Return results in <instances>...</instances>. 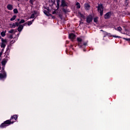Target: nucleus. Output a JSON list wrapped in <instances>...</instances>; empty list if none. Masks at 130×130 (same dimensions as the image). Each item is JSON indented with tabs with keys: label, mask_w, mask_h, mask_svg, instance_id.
I'll return each instance as SVG.
<instances>
[{
	"label": "nucleus",
	"mask_w": 130,
	"mask_h": 130,
	"mask_svg": "<svg viewBox=\"0 0 130 130\" xmlns=\"http://www.w3.org/2000/svg\"><path fill=\"white\" fill-rule=\"evenodd\" d=\"M59 1V0H58V1H57V6H59V3H58Z\"/></svg>",
	"instance_id": "nucleus-33"
},
{
	"label": "nucleus",
	"mask_w": 130,
	"mask_h": 130,
	"mask_svg": "<svg viewBox=\"0 0 130 130\" xmlns=\"http://www.w3.org/2000/svg\"><path fill=\"white\" fill-rule=\"evenodd\" d=\"M35 14H36V12H35L34 13L32 14L31 16H30V19H34L35 17Z\"/></svg>",
	"instance_id": "nucleus-19"
},
{
	"label": "nucleus",
	"mask_w": 130,
	"mask_h": 130,
	"mask_svg": "<svg viewBox=\"0 0 130 130\" xmlns=\"http://www.w3.org/2000/svg\"><path fill=\"white\" fill-rule=\"evenodd\" d=\"M15 26H16L17 27H18V26H20V25L19 24H20L19 23H18V22H15Z\"/></svg>",
	"instance_id": "nucleus-28"
},
{
	"label": "nucleus",
	"mask_w": 130,
	"mask_h": 130,
	"mask_svg": "<svg viewBox=\"0 0 130 130\" xmlns=\"http://www.w3.org/2000/svg\"><path fill=\"white\" fill-rule=\"evenodd\" d=\"M115 30H117V31H118L119 32H120L121 33V31H122V28L121 27L119 26L117 28H115Z\"/></svg>",
	"instance_id": "nucleus-14"
},
{
	"label": "nucleus",
	"mask_w": 130,
	"mask_h": 130,
	"mask_svg": "<svg viewBox=\"0 0 130 130\" xmlns=\"http://www.w3.org/2000/svg\"><path fill=\"white\" fill-rule=\"evenodd\" d=\"M11 119H14L15 120H17V119H18V116L17 115H14L11 117Z\"/></svg>",
	"instance_id": "nucleus-15"
},
{
	"label": "nucleus",
	"mask_w": 130,
	"mask_h": 130,
	"mask_svg": "<svg viewBox=\"0 0 130 130\" xmlns=\"http://www.w3.org/2000/svg\"><path fill=\"white\" fill-rule=\"evenodd\" d=\"M77 41L78 42V45L81 46V42H82V39L81 38H77Z\"/></svg>",
	"instance_id": "nucleus-12"
},
{
	"label": "nucleus",
	"mask_w": 130,
	"mask_h": 130,
	"mask_svg": "<svg viewBox=\"0 0 130 130\" xmlns=\"http://www.w3.org/2000/svg\"><path fill=\"white\" fill-rule=\"evenodd\" d=\"M25 25H26V23L24 24L23 25L20 24L17 29L18 31L19 32H21V31L23 30V28H24V26H25Z\"/></svg>",
	"instance_id": "nucleus-5"
},
{
	"label": "nucleus",
	"mask_w": 130,
	"mask_h": 130,
	"mask_svg": "<svg viewBox=\"0 0 130 130\" xmlns=\"http://www.w3.org/2000/svg\"><path fill=\"white\" fill-rule=\"evenodd\" d=\"M1 63H2V66H6V64L7 63V60L4 59L2 61Z\"/></svg>",
	"instance_id": "nucleus-13"
},
{
	"label": "nucleus",
	"mask_w": 130,
	"mask_h": 130,
	"mask_svg": "<svg viewBox=\"0 0 130 130\" xmlns=\"http://www.w3.org/2000/svg\"><path fill=\"white\" fill-rule=\"evenodd\" d=\"M7 9L8 10H9L10 11H12V10H13V6L12 5H8L7 6Z\"/></svg>",
	"instance_id": "nucleus-9"
},
{
	"label": "nucleus",
	"mask_w": 130,
	"mask_h": 130,
	"mask_svg": "<svg viewBox=\"0 0 130 130\" xmlns=\"http://www.w3.org/2000/svg\"><path fill=\"white\" fill-rule=\"evenodd\" d=\"M9 38H10V39H13V35H10V36H9Z\"/></svg>",
	"instance_id": "nucleus-32"
},
{
	"label": "nucleus",
	"mask_w": 130,
	"mask_h": 130,
	"mask_svg": "<svg viewBox=\"0 0 130 130\" xmlns=\"http://www.w3.org/2000/svg\"><path fill=\"white\" fill-rule=\"evenodd\" d=\"M101 31H103V30L101 29Z\"/></svg>",
	"instance_id": "nucleus-40"
},
{
	"label": "nucleus",
	"mask_w": 130,
	"mask_h": 130,
	"mask_svg": "<svg viewBox=\"0 0 130 130\" xmlns=\"http://www.w3.org/2000/svg\"><path fill=\"white\" fill-rule=\"evenodd\" d=\"M44 14H45V15H46L47 16H48V14H47L48 13H47V12H46V11H45L44 12Z\"/></svg>",
	"instance_id": "nucleus-31"
},
{
	"label": "nucleus",
	"mask_w": 130,
	"mask_h": 130,
	"mask_svg": "<svg viewBox=\"0 0 130 130\" xmlns=\"http://www.w3.org/2000/svg\"><path fill=\"white\" fill-rule=\"evenodd\" d=\"M34 20H32V21H28L27 24L28 26H30V25H32V23H33Z\"/></svg>",
	"instance_id": "nucleus-22"
},
{
	"label": "nucleus",
	"mask_w": 130,
	"mask_h": 130,
	"mask_svg": "<svg viewBox=\"0 0 130 130\" xmlns=\"http://www.w3.org/2000/svg\"><path fill=\"white\" fill-rule=\"evenodd\" d=\"M123 39H124V40H126V41H130V39H127L125 38H123Z\"/></svg>",
	"instance_id": "nucleus-29"
},
{
	"label": "nucleus",
	"mask_w": 130,
	"mask_h": 130,
	"mask_svg": "<svg viewBox=\"0 0 130 130\" xmlns=\"http://www.w3.org/2000/svg\"><path fill=\"white\" fill-rule=\"evenodd\" d=\"M2 43H1V48H5L6 47V43H7V40L4 39L3 38L2 39Z\"/></svg>",
	"instance_id": "nucleus-3"
},
{
	"label": "nucleus",
	"mask_w": 130,
	"mask_h": 130,
	"mask_svg": "<svg viewBox=\"0 0 130 130\" xmlns=\"http://www.w3.org/2000/svg\"><path fill=\"white\" fill-rule=\"evenodd\" d=\"M84 7L85 10H89L90 9V5L88 4H85Z\"/></svg>",
	"instance_id": "nucleus-11"
},
{
	"label": "nucleus",
	"mask_w": 130,
	"mask_h": 130,
	"mask_svg": "<svg viewBox=\"0 0 130 130\" xmlns=\"http://www.w3.org/2000/svg\"><path fill=\"white\" fill-rule=\"evenodd\" d=\"M10 28H16V24L15 23L10 24Z\"/></svg>",
	"instance_id": "nucleus-18"
},
{
	"label": "nucleus",
	"mask_w": 130,
	"mask_h": 130,
	"mask_svg": "<svg viewBox=\"0 0 130 130\" xmlns=\"http://www.w3.org/2000/svg\"><path fill=\"white\" fill-rule=\"evenodd\" d=\"M0 57H1V55H0Z\"/></svg>",
	"instance_id": "nucleus-44"
},
{
	"label": "nucleus",
	"mask_w": 130,
	"mask_h": 130,
	"mask_svg": "<svg viewBox=\"0 0 130 130\" xmlns=\"http://www.w3.org/2000/svg\"><path fill=\"white\" fill-rule=\"evenodd\" d=\"M23 23H25V20L22 19L20 22L19 24H23Z\"/></svg>",
	"instance_id": "nucleus-27"
},
{
	"label": "nucleus",
	"mask_w": 130,
	"mask_h": 130,
	"mask_svg": "<svg viewBox=\"0 0 130 130\" xmlns=\"http://www.w3.org/2000/svg\"><path fill=\"white\" fill-rule=\"evenodd\" d=\"M78 15L80 17H81V18H84V15L81 13V12H79Z\"/></svg>",
	"instance_id": "nucleus-23"
},
{
	"label": "nucleus",
	"mask_w": 130,
	"mask_h": 130,
	"mask_svg": "<svg viewBox=\"0 0 130 130\" xmlns=\"http://www.w3.org/2000/svg\"><path fill=\"white\" fill-rule=\"evenodd\" d=\"M17 32V30L15 29H11L9 31V33L12 34V33H16Z\"/></svg>",
	"instance_id": "nucleus-16"
},
{
	"label": "nucleus",
	"mask_w": 130,
	"mask_h": 130,
	"mask_svg": "<svg viewBox=\"0 0 130 130\" xmlns=\"http://www.w3.org/2000/svg\"><path fill=\"white\" fill-rule=\"evenodd\" d=\"M0 71H1V67H0Z\"/></svg>",
	"instance_id": "nucleus-43"
},
{
	"label": "nucleus",
	"mask_w": 130,
	"mask_h": 130,
	"mask_svg": "<svg viewBox=\"0 0 130 130\" xmlns=\"http://www.w3.org/2000/svg\"><path fill=\"white\" fill-rule=\"evenodd\" d=\"M113 37L114 38H120V37H118L117 36H113Z\"/></svg>",
	"instance_id": "nucleus-30"
},
{
	"label": "nucleus",
	"mask_w": 130,
	"mask_h": 130,
	"mask_svg": "<svg viewBox=\"0 0 130 130\" xmlns=\"http://www.w3.org/2000/svg\"><path fill=\"white\" fill-rule=\"evenodd\" d=\"M7 78V73L4 70L0 73V79L3 80V79H6Z\"/></svg>",
	"instance_id": "nucleus-2"
},
{
	"label": "nucleus",
	"mask_w": 130,
	"mask_h": 130,
	"mask_svg": "<svg viewBox=\"0 0 130 130\" xmlns=\"http://www.w3.org/2000/svg\"><path fill=\"white\" fill-rule=\"evenodd\" d=\"M5 48H3L2 49V51H3L4 50Z\"/></svg>",
	"instance_id": "nucleus-37"
},
{
	"label": "nucleus",
	"mask_w": 130,
	"mask_h": 130,
	"mask_svg": "<svg viewBox=\"0 0 130 130\" xmlns=\"http://www.w3.org/2000/svg\"><path fill=\"white\" fill-rule=\"evenodd\" d=\"M83 45H85V46L87 45V43H84L83 44Z\"/></svg>",
	"instance_id": "nucleus-36"
},
{
	"label": "nucleus",
	"mask_w": 130,
	"mask_h": 130,
	"mask_svg": "<svg viewBox=\"0 0 130 130\" xmlns=\"http://www.w3.org/2000/svg\"><path fill=\"white\" fill-rule=\"evenodd\" d=\"M0 50H1V49H0Z\"/></svg>",
	"instance_id": "nucleus-45"
},
{
	"label": "nucleus",
	"mask_w": 130,
	"mask_h": 130,
	"mask_svg": "<svg viewBox=\"0 0 130 130\" xmlns=\"http://www.w3.org/2000/svg\"><path fill=\"white\" fill-rule=\"evenodd\" d=\"M3 55V52H0V56H2V55Z\"/></svg>",
	"instance_id": "nucleus-35"
},
{
	"label": "nucleus",
	"mask_w": 130,
	"mask_h": 130,
	"mask_svg": "<svg viewBox=\"0 0 130 130\" xmlns=\"http://www.w3.org/2000/svg\"><path fill=\"white\" fill-rule=\"evenodd\" d=\"M16 18H17V16L16 15L13 16L11 19L10 21H14Z\"/></svg>",
	"instance_id": "nucleus-21"
},
{
	"label": "nucleus",
	"mask_w": 130,
	"mask_h": 130,
	"mask_svg": "<svg viewBox=\"0 0 130 130\" xmlns=\"http://www.w3.org/2000/svg\"><path fill=\"white\" fill-rule=\"evenodd\" d=\"M11 120H12V119H11L10 120H6L5 122H4V123L7 125V124H10L11 123L13 124L14 123V122H11Z\"/></svg>",
	"instance_id": "nucleus-8"
},
{
	"label": "nucleus",
	"mask_w": 130,
	"mask_h": 130,
	"mask_svg": "<svg viewBox=\"0 0 130 130\" xmlns=\"http://www.w3.org/2000/svg\"><path fill=\"white\" fill-rule=\"evenodd\" d=\"M61 6L64 7H68V3L66 2V1L62 0L61 3Z\"/></svg>",
	"instance_id": "nucleus-7"
},
{
	"label": "nucleus",
	"mask_w": 130,
	"mask_h": 130,
	"mask_svg": "<svg viewBox=\"0 0 130 130\" xmlns=\"http://www.w3.org/2000/svg\"><path fill=\"white\" fill-rule=\"evenodd\" d=\"M1 35L2 37H5L6 36V31H2Z\"/></svg>",
	"instance_id": "nucleus-20"
},
{
	"label": "nucleus",
	"mask_w": 130,
	"mask_h": 130,
	"mask_svg": "<svg viewBox=\"0 0 130 130\" xmlns=\"http://www.w3.org/2000/svg\"><path fill=\"white\" fill-rule=\"evenodd\" d=\"M127 0H125L126 2H127Z\"/></svg>",
	"instance_id": "nucleus-42"
},
{
	"label": "nucleus",
	"mask_w": 130,
	"mask_h": 130,
	"mask_svg": "<svg viewBox=\"0 0 130 130\" xmlns=\"http://www.w3.org/2000/svg\"><path fill=\"white\" fill-rule=\"evenodd\" d=\"M1 127H6V126H8V125H7L5 122L2 123L1 125Z\"/></svg>",
	"instance_id": "nucleus-17"
},
{
	"label": "nucleus",
	"mask_w": 130,
	"mask_h": 130,
	"mask_svg": "<svg viewBox=\"0 0 130 130\" xmlns=\"http://www.w3.org/2000/svg\"><path fill=\"white\" fill-rule=\"evenodd\" d=\"M109 18H110V13H107L105 15V19H109Z\"/></svg>",
	"instance_id": "nucleus-10"
},
{
	"label": "nucleus",
	"mask_w": 130,
	"mask_h": 130,
	"mask_svg": "<svg viewBox=\"0 0 130 130\" xmlns=\"http://www.w3.org/2000/svg\"><path fill=\"white\" fill-rule=\"evenodd\" d=\"M94 22L95 23H97V22H98V18H97V17L94 18Z\"/></svg>",
	"instance_id": "nucleus-26"
},
{
	"label": "nucleus",
	"mask_w": 130,
	"mask_h": 130,
	"mask_svg": "<svg viewBox=\"0 0 130 130\" xmlns=\"http://www.w3.org/2000/svg\"><path fill=\"white\" fill-rule=\"evenodd\" d=\"M98 11L100 14V16H103V5L99 4L98 6Z\"/></svg>",
	"instance_id": "nucleus-1"
},
{
	"label": "nucleus",
	"mask_w": 130,
	"mask_h": 130,
	"mask_svg": "<svg viewBox=\"0 0 130 130\" xmlns=\"http://www.w3.org/2000/svg\"><path fill=\"white\" fill-rule=\"evenodd\" d=\"M13 12H14V14H18V9H15L13 10Z\"/></svg>",
	"instance_id": "nucleus-24"
},
{
	"label": "nucleus",
	"mask_w": 130,
	"mask_h": 130,
	"mask_svg": "<svg viewBox=\"0 0 130 130\" xmlns=\"http://www.w3.org/2000/svg\"><path fill=\"white\" fill-rule=\"evenodd\" d=\"M1 38H2V37L0 36V39H1Z\"/></svg>",
	"instance_id": "nucleus-41"
},
{
	"label": "nucleus",
	"mask_w": 130,
	"mask_h": 130,
	"mask_svg": "<svg viewBox=\"0 0 130 130\" xmlns=\"http://www.w3.org/2000/svg\"><path fill=\"white\" fill-rule=\"evenodd\" d=\"M76 6H77L78 9H80L81 8V6H80V3H76Z\"/></svg>",
	"instance_id": "nucleus-25"
},
{
	"label": "nucleus",
	"mask_w": 130,
	"mask_h": 130,
	"mask_svg": "<svg viewBox=\"0 0 130 130\" xmlns=\"http://www.w3.org/2000/svg\"><path fill=\"white\" fill-rule=\"evenodd\" d=\"M69 38L71 40H74V39H76V35L74 34H69Z\"/></svg>",
	"instance_id": "nucleus-6"
},
{
	"label": "nucleus",
	"mask_w": 130,
	"mask_h": 130,
	"mask_svg": "<svg viewBox=\"0 0 130 130\" xmlns=\"http://www.w3.org/2000/svg\"><path fill=\"white\" fill-rule=\"evenodd\" d=\"M92 19L93 17H92V15H89L88 16H87L86 18L87 23H91V22H92Z\"/></svg>",
	"instance_id": "nucleus-4"
},
{
	"label": "nucleus",
	"mask_w": 130,
	"mask_h": 130,
	"mask_svg": "<svg viewBox=\"0 0 130 130\" xmlns=\"http://www.w3.org/2000/svg\"><path fill=\"white\" fill-rule=\"evenodd\" d=\"M17 21H20V19H18Z\"/></svg>",
	"instance_id": "nucleus-38"
},
{
	"label": "nucleus",
	"mask_w": 130,
	"mask_h": 130,
	"mask_svg": "<svg viewBox=\"0 0 130 130\" xmlns=\"http://www.w3.org/2000/svg\"><path fill=\"white\" fill-rule=\"evenodd\" d=\"M14 42H15V40L12 41L11 42V43H14Z\"/></svg>",
	"instance_id": "nucleus-34"
},
{
	"label": "nucleus",
	"mask_w": 130,
	"mask_h": 130,
	"mask_svg": "<svg viewBox=\"0 0 130 130\" xmlns=\"http://www.w3.org/2000/svg\"><path fill=\"white\" fill-rule=\"evenodd\" d=\"M53 14H55V12H53Z\"/></svg>",
	"instance_id": "nucleus-39"
}]
</instances>
